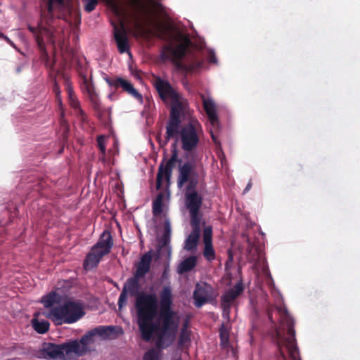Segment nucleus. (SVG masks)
Listing matches in <instances>:
<instances>
[{
  "instance_id": "obj_34",
  "label": "nucleus",
  "mask_w": 360,
  "mask_h": 360,
  "mask_svg": "<svg viewBox=\"0 0 360 360\" xmlns=\"http://www.w3.org/2000/svg\"><path fill=\"white\" fill-rule=\"evenodd\" d=\"M105 137L103 136H99L97 139L98 146L103 154L105 153Z\"/></svg>"
},
{
  "instance_id": "obj_13",
  "label": "nucleus",
  "mask_w": 360,
  "mask_h": 360,
  "mask_svg": "<svg viewBox=\"0 0 360 360\" xmlns=\"http://www.w3.org/2000/svg\"><path fill=\"white\" fill-rule=\"evenodd\" d=\"M115 10L119 18V22L118 25H113L114 37L120 53H123L129 51V40L122 20V14L120 13L116 7Z\"/></svg>"
},
{
  "instance_id": "obj_19",
  "label": "nucleus",
  "mask_w": 360,
  "mask_h": 360,
  "mask_svg": "<svg viewBox=\"0 0 360 360\" xmlns=\"http://www.w3.org/2000/svg\"><path fill=\"white\" fill-rule=\"evenodd\" d=\"M203 243V255L207 261L211 262L215 259V252L212 245V229L210 226L204 229Z\"/></svg>"
},
{
  "instance_id": "obj_30",
  "label": "nucleus",
  "mask_w": 360,
  "mask_h": 360,
  "mask_svg": "<svg viewBox=\"0 0 360 360\" xmlns=\"http://www.w3.org/2000/svg\"><path fill=\"white\" fill-rule=\"evenodd\" d=\"M68 94V100L69 103L71 105L72 108H75V110H78L79 114L83 116L84 112L79 108V103L75 95V93L73 92L72 88L70 86H68L67 89Z\"/></svg>"
},
{
  "instance_id": "obj_32",
  "label": "nucleus",
  "mask_w": 360,
  "mask_h": 360,
  "mask_svg": "<svg viewBox=\"0 0 360 360\" xmlns=\"http://www.w3.org/2000/svg\"><path fill=\"white\" fill-rule=\"evenodd\" d=\"M202 54L206 56L209 63L215 64L217 63V58L212 49L207 50L205 52H203Z\"/></svg>"
},
{
  "instance_id": "obj_29",
  "label": "nucleus",
  "mask_w": 360,
  "mask_h": 360,
  "mask_svg": "<svg viewBox=\"0 0 360 360\" xmlns=\"http://www.w3.org/2000/svg\"><path fill=\"white\" fill-rule=\"evenodd\" d=\"M190 331L188 329L187 323H185L181 329L179 340V345L181 347H186L190 342Z\"/></svg>"
},
{
  "instance_id": "obj_10",
  "label": "nucleus",
  "mask_w": 360,
  "mask_h": 360,
  "mask_svg": "<svg viewBox=\"0 0 360 360\" xmlns=\"http://www.w3.org/2000/svg\"><path fill=\"white\" fill-rule=\"evenodd\" d=\"M69 342L63 345L45 343L40 351L39 357L47 359H63L72 353L68 347Z\"/></svg>"
},
{
  "instance_id": "obj_21",
  "label": "nucleus",
  "mask_w": 360,
  "mask_h": 360,
  "mask_svg": "<svg viewBox=\"0 0 360 360\" xmlns=\"http://www.w3.org/2000/svg\"><path fill=\"white\" fill-rule=\"evenodd\" d=\"M229 330L230 327L229 323H223L219 329L220 345L223 349L227 352L228 354L234 356L235 350L233 347L231 345L229 342Z\"/></svg>"
},
{
  "instance_id": "obj_38",
  "label": "nucleus",
  "mask_w": 360,
  "mask_h": 360,
  "mask_svg": "<svg viewBox=\"0 0 360 360\" xmlns=\"http://www.w3.org/2000/svg\"><path fill=\"white\" fill-rule=\"evenodd\" d=\"M5 37H6V35H4L3 33L0 32V39H5Z\"/></svg>"
},
{
  "instance_id": "obj_6",
  "label": "nucleus",
  "mask_w": 360,
  "mask_h": 360,
  "mask_svg": "<svg viewBox=\"0 0 360 360\" xmlns=\"http://www.w3.org/2000/svg\"><path fill=\"white\" fill-rule=\"evenodd\" d=\"M41 302L51 308L46 316L56 325L72 324L85 314L84 303L77 300L68 299L58 291H53L41 297Z\"/></svg>"
},
{
  "instance_id": "obj_37",
  "label": "nucleus",
  "mask_w": 360,
  "mask_h": 360,
  "mask_svg": "<svg viewBox=\"0 0 360 360\" xmlns=\"http://www.w3.org/2000/svg\"><path fill=\"white\" fill-rule=\"evenodd\" d=\"M5 40L11 45L13 47L15 48V44H13V42L8 37H5Z\"/></svg>"
},
{
  "instance_id": "obj_16",
  "label": "nucleus",
  "mask_w": 360,
  "mask_h": 360,
  "mask_svg": "<svg viewBox=\"0 0 360 360\" xmlns=\"http://www.w3.org/2000/svg\"><path fill=\"white\" fill-rule=\"evenodd\" d=\"M193 297L195 306L200 308L213 299L214 289L210 285L206 283H197Z\"/></svg>"
},
{
  "instance_id": "obj_17",
  "label": "nucleus",
  "mask_w": 360,
  "mask_h": 360,
  "mask_svg": "<svg viewBox=\"0 0 360 360\" xmlns=\"http://www.w3.org/2000/svg\"><path fill=\"white\" fill-rule=\"evenodd\" d=\"M177 155L176 153H173L172 157L166 161V162L161 163L159 166L158 172L157 174V188H161L164 182L169 184L172 176V169L176 162Z\"/></svg>"
},
{
  "instance_id": "obj_4",
  "label": "nucleus",
  "mask_w": 360,
  "mask_h": 360,
  "mask_svg": "<svg viewBox=\"0 0 360 360\" xmlns=\"http://www.w3.org/2000/svg\"><path fill=\"white\" fill-rule=\"evenodd\" d=\"M139 279L134 276L127 280L120 295L118 307L119 309H122L127 305L128 295L131 296L136 295L134 308L137 316V324L142 338L149 341L155 329L153 320L158 314V297L155 292L143 291L138 292Z\"/></svg>"
},
{
  "instance_id": "obj_40",
  "label": "nucleus",
  "mask_w": 360,
  "mask_h": 360,
  "mask_svg": "<svg viewBox=\"0 0 360 360\" xmlns=\"http://www.w3.org/2000/svg\"><path fill=\"white\" fill-rule=\"evenodd\" d=\"M246 191H248V186L246 188H245L244 192H245Z\"/></svg>"
},
{
  "instance_id": "obj_36",
  "label": "nucleus",
  "mask_w": 360,
  "mask_h": 360,
  "mask_svg": "<svg viewBox=\"0 0 360 360\" xmlns=\"http://www.w3.org/2000/svg\"><path fill=\"white\" fill-rule=\"evenodd\" d=\"M53 91H55L56 94V97H57V99H58V101L59 103V104H61V100L59 97V95H60V91H59V89H58V86H57V84H55L54 87H53Z\"/></svg>"
},
{
  "instance_id": "obj_20",
  "label": "nucleus",
  "mask_w": 360,
  "mask_h": 360,
  "mask_svg": "<svg viewBox=\"0 0 360 360\" xmlns=\"http://www.w3.org/2000/svg\"><path fill=\"white\" fill-rule=\"evenodd\" d=\"M152 262V254L147 252L141 256L140 261L136 264L134 276L139 278H143L150 271Z\"/></svg>"
},
{
  "instance_id": "obj_39",
  "label": "nucleus",
  "mask_w": 360,
  "mask_h": 360,
  "mask_svg": "<svg viewBox=\"0 0 360 360\" xmlns=\"http://www.w3.org/2000/svg\"><path fill=\"white\" fill-rule=\"evenodd\" d=\"M252 328H257V323H255V320H253V322H252Z\"/></svg>"
},
{
  "instance_id": "obj_22",
  "label": "nucleus",
  "mask_w": 360,
  "mask_h": 360,
  "mask_svg": "<svg viewBox=\"0 0 360 360\" xmlns=\"http://www.w3.org/2000/svg\"><path fill=\"white\" fill-rule=\"evenodd\" d=\"M82 91L88 96L94 108H98L100 105L98 95L96 93L92 82L86 77L82 79Z\"/></svg>"
},
{
  "instance_id": "obj_27",
  "label": "nucleus",
  "mask_w": 360,
  "mask_h": 360,
  "mask_svg": "<svg viewBox=\"0 0 360 360\" xmlns=\"http://www.w3.org/2000/svg\"><path fill=\"white\" fill-rule=\"evenodd\" d=\"M96 336H99L103 339H110L114 332L112 326H98L94 328Z\"/></svg>"
},
{
  "instance_id": "obj_42",
  "label": "nucleus",
  "mask_w": 360,
  "mask_h": 360,
  "mask_svg": "<svg viewBox=\"0 0 360 360\" xmlns=\"http://www.w3.org/2000/svg\"><path fill=\"white\" fill-rule=\"evenodd\" d=\"M176 360H182V359H176Z\"/></svg>"
},
{
  "instance_id": "obj_15",
  "label": "nucleus",
  "mask_w": 360,
  "mask_h": 360,
  "mask_svg": "<svg viewBox=\"0 0 360 360\" xmlns=\"http://www.w3.org/2000/svg\"><path fill=\"white\" fill-rule=\"evenodd\" d=\"M243 291L242 283L238 282L234 287L226 291L221 297V307L222 308V316L228 323L230 320V308L233 300Z\"/></svg>"
},
{
  "instance_id": "obj_8",
  "label": "nucleus",
  "mask_w": 360,
  "mask_h": 360,
  "mask_svg": "<svg viewBox=\"0 0 360 360\" xmlns=\"http://www.w3.org/2000/svg\"><path fill=\"white\" fill-rule=\"evenodd\" d=\"M112 245L113 240L110 231H104L86 257L84 262L85 270H91L97 266L102 257L110 252Z\"/></svg>"
},
{
  "instance_id": "obj_2",
  "label": "nucleus",
  "mask_w": 360,
  "mask_h": 360,
  "mask_svg": "<svg viewBox=\"0 0 360 360\" xmlns=\"http://www.w3.org/2000/svg\"><path fill=\"white\" fill-rule=\"evenodd\" d=\"M155 86L161 98L171 106L167 139L174 138L184 151L193 152L198 146L202 129L199 122L190 117L187 100L160 78L155 79Z\"/></svg>"
},
{
  "instance_id": "obj_11",
  "label": "nucleus",
  "mask_w": 360,
  "mask_h": 360,
  "mask_svg": "<svg viewBox=\"0 0 360 360\" xmlns=\"http://www.w3.org/2000/svg\"><path fill=\"white\" fill-rule=\"evenodd\" d=\"M202 197L194 190L187 188L185 194V205L189 210L191 222H200L199 210L202 205Z\"/></svg>"
},
{
  "instance_id": "obj_1",
  "label": "nucleus",
  "mask_w": 360,
  "mask_h": 360,
  "mask_svg": "<svg viewBox=\"0 0 360 360\" xmlns=\"http://www.w3.org/2000/svg\"><path fill=\"white\" fill-rule=\"evenodd\" d=\"M257 231L254 240L250 242L249 238V264H252V269L255 275L256 289L255 292H248L250 304L252 307L254 319L259 318V311L267 308V315L270 321L275 323L274 314L278 316L282 330H287L289 337L281 334L280 330H276L274 341L276 343L281 360H301L296 345L294 321L285 307H268V295L262 288V284L266 283L269 287L273 285V278L270 274L266 259L264 257L265 234L255 223L249 221V230Z\"/></svg>"
},
{
  "instance_id": "obj_24",
  "label": "nucleus",
  "mask_w": 360,
  "mask_h": 360,
  "mask_svg": "<svg viewBox=\"0 0 360 360\" xmlns=\"http://www.w3.org/2000/svg\"><path fill=\"white\" fill-rule=\"evenodd\" d=\"M135 1L143 7V9L150 14L160 15L165 12L163 6L155 0H146V4L141 2V0Z\"/></svg>"
},
{
  "instance_id": "obj_41",
  "label": "nucleus",
  "mask_w": 360,
  "mask_h": 360,
  "mask_svg": "<svg viewBox=\"0 0 360 360\" xmlns=\"http://www.w3.org/2000/svg\"><path fill=\"white\" fill-rule=\"evenodd\" d=\"M248 187H249V189L251 187V184L249 183V185H248Z\"/></svg>"
},
{
  "instance_id": "obj_12",
  "label": "nucleus",
  "mask_w": 360,
  "mask_h": 360,
  "mask_svg": "<svg viewBox=\"0 0 360 360\" xmlns=\"http://www.w3.org/2000/svg\"><path fill=\"white\" fill-rule=\"evenodd\" d=\"M187 182L188 183L187 188H194L198 183V174L194 165L191 162H186L179 168L178 187L182 188Z\"/></svg>"
},
{
  "instance_id": "obj_25",
  "label": "nucleus",
  "mask_w": 360,
  "mask_h": 360,
  "mask_svg": "<svg viewBox=\"0 0 360 360\" xmlns=\"http://www.w3.org/2000/svg\"><path fill=\"white\" fill-rule=\"evenodd\" d=\"M117 87H122L124 91L139 100L142 99V96L134 88L132 84L122 78H117Z\"/></svg>"
},
{
  "instance_id": "obj_33",
  "label": "nucleus",
  "mask_w": 360,
  "mask_h": 360,
  "mask_svg": "<svg viewBox=\"0 0 360 360\" xmlns=\"http://www.w3.org/2000/svg\"><path fill=\"white\" fill-rule=\"evenodd\" d=\"M143 360H158V353L155 349L148 351L143 356Z\"/></svg>"
},
{
  "instance_id": "obj_35",
  "label": "nucleus",
  "mask_w": 360,
  "mask_h": 360,
  "mask_svg": "<svg viewBox=\"0 0 360 360\" xmlns=\"http://www.w3.org/2000/svg\"><path fill=\"white\" fill-rule=\"evenodd\" d=\"M105 79L109 86L117 88V79H110L109 78H105Z\"/></svg>"
},
{
  "instance_id": "obj_7",
  "label": "nucleus",
  "mask_w": 360,
  "mask_h": 360,
  "mask_svg": "<svg viewBox=\"0 0 360 360\" xmlns=\"http://www.w3.org/2000/svg\"><path fill=\"white\" fill-rule=\"evenodd\" d=\"M160 332L161 336L158 342L160 347H167L174 340L179 326V317L172 310V290L169 285L162 288L160 294Z\"/></svg>"
},
{
  "instance_id": "obj_18",
  "label": "nucleus",
  "mask_w": 360,
  "mask_h": 360,
  "mask_svg": "<svg viewBox=\"0 0 360 360\" xmlns=\"http://www.w3.org/2000/svg\"><path fill=\"white\" fill-rule=\"evenodd\" d=\"M162 200L163 195L160 193L157 196L156 199L153 202V213L155 219L158 218L163 219L165 229L163 240L164 243H166L169 240L170 236L171 228L169 219L165 215L162 214Z\"/></svg>"
},
{
  "instance_id": "obj_26",
  "label": "nucleus",
  "mask_w": 360,
  "mask_h": 360,
  "mask_svg": "<svg viewBox=\"0 0 360 360\" xmlns=\"http://www.w3.org/2000/svg\"><path fill=\"white\" fill-rule=\"evenodd\" d=\"M196 264V257L191 256L183 262H181L177 268V272L179 274H183L187 271H191Z\"/></svg>"
},
{
  "instance_id": "obj_28",
  "label": "nucleus",
  "mask_w": 360,
  "mask_h": 360,
  "mask_svg": "<svg viewBox=\"0 0 360 360\" xmlns=\"http://www.w3.org/2000/svg\"><path fill=\"white\" fill-rule=\"evenodd\" d=\"M34 329L39 333H45L49 328V323L46 320L39 321L34 318L32 321Z\"/></svg>"
},
{
  "instance_id": "obj_3",
  "label": "nucleus",
  "mask_w": 360,
  "mask_h": 360,
  "mask_svg": "<svg viewBox=\"0 0 360 360\" xmlns=\"http://www.w3.org/2000/svg\"><path fill=\"white\" fill-rule=\"evenodd\" d=\"M143 32L148 37H156L167 42L161 49L160 60L172 62L176 70L194 72L202 67L199 53H191V41L181 31L155 21L152 28L143 29Z\"/></svg>"
},
{
  "instance_id": "obj_14",
  "label": "nucleus",
  "mask_w": 360,
  "mask_h": 360,
  "mask_svg": "<svg viewBox=\"0 0 360 360\" xmlns=\"http://www.w3.org/2000/svg\"><path fill=\"white\" fill-rule=\"evenodd\" d=\"M96 335L94 329L89 330L84 335L79 341L72 340L69 342V348L72 354L76 356H82L89 351V346L94 343Z\"/></svg>"
},
{
  "instance_id": "obj_31",
  "label": "nucleus",
  "mask_w": 360,
  "mask_h": 360,
  "mask_svg": "<svg viewBox=\"0 0 360 360\" xmlns=\"http://www.w3.org/2000/svg\"><path fill=\"white\" fill-rule=\"evenodd\" d=\"M85 2L84 9L87 12H91L98 4L97 0H84Z\"/></svg>"
},
{
  "instance_id": "obj_9",
  "label": "nucleus",
  "mask_w": 360,
  "mask_h": 360,
  "mask_svg": "<svg viewBox=\"0 0 360 360\" xmlns=\"http://www.w3.org/2000/svg\"><path fill=\"white\" fill-rule=\"evenodd\" d=\"M203 107L210 124V134L213 141L217 148H220V143L217 140V133L219 130L220 124L217 114L216 105L212 99L202 97Z\"/></svg>"
},
{
  "instance_id": "obj_5",
  "label": "nucleus",
  "mask_w": 360,
  "mask_h": 360,
  "mask_svg": "<svg viewBox=\"0 0 360 360\" xmlns=\"http://www.w3.org/2000/svg\"><path fill=\"white\" fill-rule=\"evenodd\" d=\"M60 12L58 18L69 21L68 16H77V9L73 0H49L47 15L42 14L40 22L37 27L28 25V29L34 34L37 45L41 51L46 52V44L54 45L60 44V33L56 26L57 21L53 18L54 11Z\"/></svg>"
},
{
  "instance_id": "obj_23",
  "label": "nucleus",
  "mask_w": 360,
  "mask_h": 360,
  "mask_svg": "<svg viewBox=\"0 0 360 360\" xmlns=\"http://www.w3.org/2000/svg\"><path fill=\"white\" fill-rule=\"evenodd\" d=\"M193 227L191 233L185 240L184 248L186 250H193L196 249L200 233V223L191 222Z\"/></svg>"
}]
</instances>
